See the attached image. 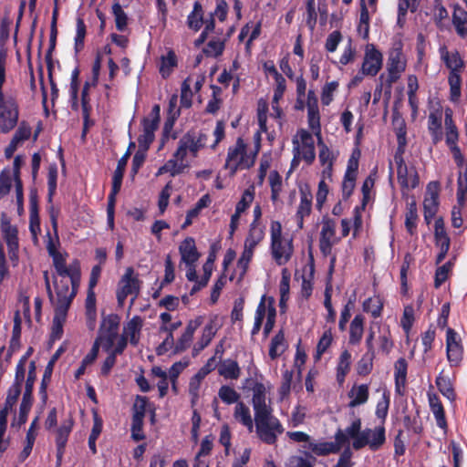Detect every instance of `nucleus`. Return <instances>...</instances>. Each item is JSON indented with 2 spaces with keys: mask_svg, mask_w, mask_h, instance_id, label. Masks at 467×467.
I'll list each match as a JSON object with an SVG mask.
<instances>
[{
  "mask_svg": "<svg viewBox=\"0 0 467 467\" xmlns=\"http://www.w3.org/2000/svg\"><path fill=\"white\" fill-rule=\"evenodd\" d=\"M407 59L403 54L401 42L396 43L388 53L386 69L388 72L385 77V93L390 96L391 88L406 70Z\"/></svg>",
  "mask_w": 467,
  "mask_h": 467,
  "instance_id": "f257e3e1",
  "label": "nucleus"
},
{
  "mask_svg": "<svg viewBox=\"0 0 467 467\" xmlns=\"http://www.w3.org/2000/svg\"><path fill=\"white\" fill-rule=\"evenodd\" d=\"M254 421L258 438L268 445L275 444L278 435L285 431L280 420L273 416L272 411L258 413L254 416Z\"/></svg>",
  "mask_w": 467,
  "mask_h": 467,
  "instance_id": "f03ea898",
  "label": "nucleus"
},
{
  "mask_svg": "<svg viewBox=\"0 0 467 467\" xmlns=\"http://www.w3.org/2000/svg\"><path fill=\"white\" fill-rule=\"evenodd\" d=\"M254 155L247 154V146L242 138H238L234 146L228 149L224 169L229 170L230 176H234L239 170L250 169L254 164Z\"/></svg>",
  "mask_w": 467,
  "mask_h": 467,
  "instance_id": "7ed1b4c3",
  "label": "nucleus"
},
{
  "mask_svg": "<svg viewBox=\"0 0 467 467\" xmlns=\"http://www.w3.org/2000/svg\"><path fill=\"white\" fill-rule=\"evenodd\" d=\"M445 143L449 148L455 164L459 168L465 165V158L458 145L460 132L453 119V111L451 108L444 110Z\"/></svg>",
  "mask_w": 467,
  "mask_h": 467,
  "instance_id": "20e7f679",
  "label": "nucleus"
},
{
  "mask_svg": "<svg viewBox=\"0 0 467 467\" xmlns=\"http://www.w3.org/2000/svg\"><path fill=\"white\" fill-rule=\"evenodd\" d=\"M120 317L118 314L102 315L96 341L101 344L104 351H109L119 337Z\"/></svg>",
  "mask_w": 467,
  "mask_h": 467,
  "instance_id": "39448f33",
  "label": "nucleus"
},
{
  "mask_svg": "<svg viewBox=\"0 0 467 467\" xmlns=\"http://www.w3.org/2000/svg\"><path fill=\"white\" fill-rule=\"evenodd\" d=\"M140 284L141 281L139 279L138 275L135 274L134 269L131 266L127 267L116 290L117 302L119 307H123L125 301L130 295L133 296L131 304L134 302L140 294Z\"/></svg>",
  "mask_w": 467,
  "mask_h": 467,
  "instance_id": "423d86ee",
  "label": "nucleus"
},
{
  "mask_svg": "<svg viewBox=\"0 0 467 467\" xmlns=\"http://www.w3.org/2000/svg\"><path fill=\"white\" fill-rule=\"evenodd\" d=\"M386 442V429L380 424L373 429L366 428L362 431L361 436L353 441L352 447L358 451L365 447H368L371 451H378Z\"/></svg>",
  "mask_w": 467,
  "mask_h": 467,
  "instance_id": "0eeeda50",
  "label": "nucleus"
},
{
  "mask_svg": "<svg viewBox=\"0 0 467 467\" xmlns=\"http://www.w3.org/2000/svg\"><path fill=\"white\" fill-rule=\"evenodd\" d=\"M464 348L459 334L451 327L446 331V356L451 368L460 367L463 360Z\"/></svg>",
  "mask_w": 467,
  "mask_h": 467,
  "instance_id": "6e6552de",
  "label": "nucleus"
},
{
  "mask_svg": "<svg viewBox=\"0 0 467 467\" xmlns=\"http://www.w3.org/2000/svg\"><path fill=\"white\" fill-rule=\"evenodd\" d=\"M335 441H310L305 448L310 450L317 456H327L330 453H337L343 445L348 442V437L342 429H337L335 433Z\"/></svg>",
  "mask_w": 467,
  "mask_h": 467,
  "instance_id": "1a4fd4ad",
  "label": "nucleus"
},
{
  "mask_svg": "<svg viewBox=\"0 0 467 467\" xmlns=\"http://www.w3.org/2000/svg\"><path fill=\"white\" fill-rule=\"evenodd\" d=\"M54 288L56 293V298L54 297V303H51L55 310H58L62 315L65 312H67L74 297V292H71L69 289V282L68 280L62 277L60 281H57L56 277H54Z\"/></svg>",
  "mask_w": 467,
  "mask_h": 467,
  "instance_id": "9d476101",
  "label": "nucleus"
},
{
  "mask_svg": "<svg viewBox=\"0 0 467 467\" xmlns=\"http://www.w3.org/2000/svg\"><path fill=\"white\" fill-rule=\"evenodd\" d=\"M18 117L19 107L16 99L2 93V132L12 130L17 125Z\"/></svg>",
  "mask_w": 467,
  "mask_h": 467,
  "instance_id": "9b49d317",
  "label": "nucleus"
},
{
  "mask_svg": "<svg viewBox=\"0 0 467 467\" xmlns=\"http://www.w3.org/2000/svg\"><path fill=\"white\" fill-rule=\"evenodd\" d=\"M382 53L373 44H368L366 46L363 63L361 66L362 74L369 77H375L382 68Z\"/></svg>",
  "mask_w": 467,
  "mask_h": 467,
  "instance_id": "f8f14e48",
  "label": "nucleus"
},
{
  "mask_svg": "<svg viewBox=\"0 0 467 467\" xmlns=\"http://www.w3.org/2000/svg\"><path fill=\"white\" fill-rule=\"evenodd\" d=\"M405 149H397L394 161L397 165V178L402 189H415L420 182L417 171H414V175L410 178L408 167L403 159Z\"/></svg>",
  "mask_w": 467,
  "mask_h": 467,
  "instance_id": "ddd939ff",
  "label": "nucleus"
},
{
  "mask_svg": "<svg viewBox=\"0 0 467 467\" xmlns=\"http://www.w3.org/2000/svg\"><path fill=\"white\" fill-rule=\"evenodd\" d=\"M336 222L328 216L322 218V229L319 237V249L324 257L331 254L335 244Z\"/></svg>",
  "mask_w": 467,
  "mask_h": 467,
  "instance_id": "4468645a",
  "label": "nucleus"
},
{
  "mask_svg": "<svg viewBox=\"0 0 467 467\" xmlns=\"http://www.w3.org/2000/svg\"><path fill=\"white\" fill-rule=\"evenodd\" d=\"M5 215L2 213V233L5 240L9 259L14 266L17 265L18 257V231L16 226L10 225L8 222H4Z\"/></svg>",
  "mask_w": 467,
  "mask_h": 467,
  "instance_id": "2eb2a0df",
  "label": "nucleus"
},
{
  "mask_svg": "<svg viewBox=\"0 0 467 467\" xmlns=\"http://www.w3.org/2000/svg\"><path fill=\"white\" fill-rule=\"evenodd\" d=\"M25 380V375L22 374V377L18 378L17 372L15 375V380L12 386L9 388L5 406L2 408V435L6 428V417L9 410H12L13 407L17 402V400L21 394L22 384Z\"/></svg>",
  "mask_w": 467,
  "mask_h": 467,
  "instance_id": "dca6fc26",
  "label": "nucleus"
},
{
  "mask_svg": "<svg viewBox=\"0 0 467 467\" xmlns=\"http://www.w3.org/2000/svg\"><path fill=\"white\" fill-rule=\"evenodd\" d=\"M202 149V145H200L195 139V131L189 130L180 139L178 148L173 153V157L185 161L189 151L192 156L195 158Z\"/></svg>",
  "mask_w": 467,
  "mask_h": 467,
  "instance_id": "f3484780",
  "label": "nucleus"
},
{
  "mask_svg": "<svg viewBox=\"0 0 467 467\" xmlns=\"http://www.w3.org/2000/svg\"><path fill=\"white\" fill-rule=\"evenodd\" d=\"M439 54L441 62L449 69V72L464 70L465 62L457 49L450 51L446 45H441L439 47Z\"/></svg>",
  "mask_w": 467,
  "mask_h": 467,
  "instance_id": "a211bd4d",
  "label": "nucleus"
},
{
  "mask_svg": "<svg viewBox=\"0 0 467 467\" xmlns=\"http://www.w3.org/2000/svg\"><path fill=\"white\" fill-rule=\"evenodd\" d=\"M297 134L300 138V152L303 161L306 162V164L310 165L315 161L316 159V150H315V142L313 136L309 131L304 129H300L297 131Z\"/></svg>",
  "mask_w": 467,
  "mask_h": 467,
  "instance_id": "6ab92c4d",
  "label": "nucleus"
},
{
  "mask_svg": "<svg viewBox=\"0 0 467 467\" xmlns=\"http://www.w3.org/2000/svg\"><path fill=\"white\" fill-rule=\"evenodd\" d=\"M182 326L181 321L171 323L170 325H161L160 327V332L166 333L164 340L156 348L155 352L157 356H163L169 350L173 348L175 344L173 332Z\"/></svg>",
  "mask_w": 467,
  "mask_h": 467,
  "instance_id": "aec40b11",
  "label": "nucleus"
},
{
  "mask_svg": "<svg viewBox=\"0 0 467 467\" xmlns=\"http://www.w3.org/2000/svg\"><path fill=\"white\" fill-rule=\"evenodd\" d=\"M428 131L433 145L442 140V113L441 110L432 111L428 116Z\"/></svg>",
  "mask_w": 467,
  "mask_h": 467,
  "instance_id": "412c9836",
  "label": "nucleus"
},
{
  "mask_svg": "<svg viewBox=\"0 0 467 467\" xmlns=\"http://www.w3.org/2000/svg\"><path fill=\"white\" fill-rule=\"evenodd\" d=\"M179 252L182 256V261H183L187 265H195L201 256L196 248L195 240L192 237H186L181 243Z\"/></svg>",
  "mask_w": 467,
  "mask_h": 467,
  "instance_id": "4be33fe9",
  "label": "nucleus"
},
{
  "mask_svg": "<svg viewBox=\"0 0 467 467\" xmlns=\"http://www.w3.org/2000/svg\"><path fill=\"white\" fill-rule=\"evenodd\" d=\"M408 362L405 358H399L394 363L395 392L404 395L407 384Z\"/></svg>",
  "mask_w": 467,
  "mask_h": 467,
  "instance_id": "5701e85b",
  "label": "nucleus"
},
{
  "mask_svg": "<svg viewBox=\"0 0 467 467\" xmlns=\"http://www.w3.org/2000/svg\"><path fill=\"white\" fill-rule=\"evenodd\" d=\"M222 326L223 325L219 320L218 315L211 316L209 321L202 329V335L197 342L207 348L211 344L217 332L221 329Z\"/></svg>",
  "mask_w": 467,
  "mask_h": 467,
  "instance_id": "b1692460",
  "label": "nucleus"
},
{
  "mask_svg": "<svg viewBox=\"0 0 467 467\" xmlns=\"http://www.w3.org/2000/svg\"><path fill=\"white\" fill-rule=\"evenodd\" d=\"M391 123L397 137V149H405L407 145V126L405 119L397 109L392 111Z\"/></svg>",
  "mask_w": 467,
  "mask_h": 467,
  "instance_id": "393cba45",
  "label": "nucleus"
},
{
  "mask_svg": "<svg viewBox=\"0 0 467 467\" xmlns=\"http://www.w3.org/2000/svg\"><path fill=\"white\" fill-rule=\"evenodd\" d=\"M428 400H429V405H430L431 410L433 413L434 418L436 420L437 426L440 429L446 431L447 428H448V424H447L445 410H444L443 405H442L440 398L435 393H432V394L429 393Z\"/></svg>",
  "mask_w": 467,
  "mask_h": 467,
  "instance_id": "a878e982",
  "label": "nucleus"
},
{
  "mask_svg": "<svg viewBox=\"0 0 467 467\" xmlns=\"http://www.w3.org/2000/svg\"><path fill=\"white\" fill-rule=\"evenodd\" d=\"M253 408L254 410V416L258 413H266L273 411L270 406L265 403V388L263 383L256 382L253 388V398H252Z\"/></svg>",
  "mask_w": 467,
  "mask_h": 467,
  "instance_id": "bb28decb",
  "label": "nucleus"
},
{
  "mask_svg": "<svg viewBox=\"0 0 467 467\" xmlns=\"http://www.w3.org/2000/svg\"><path fill=\"white\" fill-rule=\"evenodd\" d=\"M271 252L273 258L275 260L277 265H285L290 260L293 254L291 242L287 244V246H285L283 245L282 239H278L276 243L271 241Z\"/></svg>",
  "mask_w": 467,
  "mask_h": 467,
  "instance_id": "cd10ccee",
  "label": "nucleus"
},
{
  "mask_svg": "<svg viewBox=\"0 0 467 467\" xmlns=\"http://www.w3.org/2000/svg\"><path fill=\"white\" fill-rule=\"evenodd\" d=\"M188 167L189 164L186 161H182L181 159L174 158L172 156L171 159L168 160L162 166L158 169L156 176L169 173L171 177H175L182 173Z\"/></svg>",
  "mask_w": 467,
  "mask_h": 467,
  "instance_id": "c85d7f7f",
  "label": "nucleus"
},
{
  "mask_svg": "<svg viewBox=\"0 0 467 467\" xmlns=\"http://www.w3.org/2000/svg\"><path fill=\"white\" fill-rule=\"evenodd\" d=\"M348 396L350 398L348 403L349 408H355L365 404L368 400L369 388L368 384L354 385L348 391Z\"/></svg>",
  "mask_w": 467,
  "mask_h": 467,
  "instance_id": "c756f323",
  "label": "nucleus"
},
{
  "mask_svg": "<svg viewBox=\"0 0 467 467\" xmlns=\"http://www.w3.org/2000/svg\"><path fill=\"white\" fill-rule=\"evenodd\" d=\"M129 158L130 152L126 151L124 155L119 160L117 168L113 173L112 186L109 194L117 195L119 192Z\"/></svg>",
  "mask_w": 467,
  "mask_h": 467,
  "instance_id": "7c9ffc66",
  "label": "nucleus"
},
{
  "mask_svg": "<svg viewBox=\"0 0 467 467\" xmlns=\"http://www.w3.org/2000/svg\"><path fill=\"white\" fill-rule=\"evenodd\" d=\"M365 317L361 314H358L352 319L349 326V338L350 345H358L362 339L364 333Z\"/></svg>",
  "mask_w": 467,
  "mask_h": 467,
  "instance_id": "2f4dec72",
  "label": "nucleus"
},
{
  "mask_svg": "<svg viewBox=\"0 0 467 467\" xmlns=\"http://www.w3.org/2000/svg\"><path fill=\"white\" fill-rule=\"evenodd\" d=\"M74 426L72 417L63 420L62 424L56 431V447L57 449H66L68 437Z\"/></svg>",
  "mask_w": 467,
  "mask_h": 467,
  "instance_id": "473e14b6",
  "label": "nucleus"
},
{
  "mask_svg": "<svg viewBox=\"0 0 467 467\" xmlns=\"http://www.w3.org/2000/svg\"><path fill=\"white\" fill-rule=\"evenodd\" d=\"M300 202L297 207L296 217H307L312 211L313 195L308 186L300 188Z\"/></svg>",
  "mask_w": 467,
  "mask_h": 467,
  "instance_id": "72a5a7b5",
  "label": "nucleus"
},
{
  "mask_svg": "<svg viewBox=\"0 0 467 467\" xmlns=\"http://www.w3.org/2000/svg\"><path fill=\"white\" fill-rule=\"evenodd\" d=\"M161 108L160 105H153L150 113L149 116L144 117L141 120V125L143 128V131L150 133L151 135H155V131L157 130L161 119Z\"/></svg>",
  "mask_w": 467,
  "mask_h": 467,
  "instance_id": "f704fd0d",
  "label": "nucleus"
},
{
  "mask_svg": "<svg viewBox=\"0 0 467 467\" xmlns=\"http://www.w3.org/2000/svg\"><path fill=\"white\" fill-rule=\"evenodd\" d=\"M351 366V353L345 349L341 352L338 362L337 365V381L339 384H343L345 382L346 377L350 370Z\"/></svg>",
  "mask_w": 467,
  "mask_h": 467,
  "instance_id": "c9c22d12",
  "label": "nucleus"
},
{
  "mask_svg": "<svg viewBox=\"0 0 467 467\" xmlns=\"http://www.w3.org/2000/svg\"><path fill=\"white\" fill-rule=\"evenodd\" d=\"M285 332L280 329L271 339L268 355L272 360H275L285 352Z\"/></svg>",
  "mask_w": 467,
  "mask_h": 467,
  "instance_id": "e433bc0d",
  "label": "nucleus"
},
{
  "mask_svg": "<svg viewBox=\"0 0 467 467\" xmlns=\"http://www.w3.org/2000/svg\"><path fill=\"white\" fill-rule=\"evenodd\" d=\"M436 386L439 391L449 400L454 401L456 399V392L451 379L443 375V371L440 372L435 379Z\"/></svg>",
  "mask_w": 467,
  "mask_h": 467,
  "instance_id": "4c0bfd02",
  "label": "nucleus"
},
{
  "mask_svg": "<svg viewBox=\"0 0 467 467\" xmlns=\"http://www.w3.org/2000/svg\"><path fill=\"white\" fill-rule=\"evenodd\" d=\"M452 25L455 27L456 33L464 38L467 36V11L462 7L454 9L452 14Z\"/></svg>",
  "mask_w": 467,
  "mask_h": 467,
  "instance_id": "58836bf2",
  "label": "nucleus"
},
{
  "mask_svg": "<svg viewBox=\"0 0 467 467\" xmlns=\"http://www.w3.org/2000/svg\"><path fill=\"white\" fill-rule=\"evenodd\" d=\"M384 307L383 299L379 296L367 298L362 304V309L366 313H370L374 318L381 317Z\"/></svg>",
  "mask_w": 467,
  "mask_h": 467,
  "instance_id": "ea45409f",
  "label": "nucleus"
},
{
  "mask_svg": "<svg viewBox=\"0 0 467 467\" xmlns=\"http://www.w3.org/2000/svg\"><path fill=\"white\" fill-rule=\"evenodd\" d=\"M102 429H103V420L99 417V415L95 411L93 414V426H92L91 432L89 434L88 441V448L91 451L92 454L97 453L96 441H97L98 438L99 437V435L101 434Z\"/></svg>",
  "mask_w": 467,
  "mask_h": 467,
  "instance_id": "a19ab883",
  "label": "nucleus"
},
{
  "mask_svg": "<svg viewBox=\"0 0 467 467\" xmlns=\"http://www.w3.org/2000/svg\"><path fill=\"white\" fill-rule=\"evenodd\" d=\"M203 24V13L202 6L200 2L196 1L193 5L192 11L189 14L187 17V25L188 26L194 30L198 31L201 29Z\"/></svg>",
  "mask_w": 467,
  "mask_h": 467,
  "instance_id": "79ce46f5",
  "label": "nucleus"
},
{
  "mask_svg": "<svg viewBox=\"0 0 467 467\" xmlns=\"http://www.w3.org/2000/svg\"><path fill=\"white\" fill-rule=\"evenodd\" d=\"M67 312L63 315L58 310H55V316L53 318L52 330L49 336V342L54 343L55 341L61 338L63 335V324L66 321Z\"/></svg>",
  "mask_w": 467,
  "mask_h": 467,
  "instance_id": "37998d69",
  "label": "nucleus"
},
{
  "mask_svg": "<svg viewBox=\"0 0 467 467\" xmlns=\"http://www.w3.org/2000/svg\"><path fill=\"white\" fill-rule=\"evenodd\" d=\"M240 373L239 365L235 360L225 359L219 367V374L224 379H237Z\"/></svg>",
  "mask_w": 467,
  "mask_h": 467,
  "instance_id": "c03bdc74",
  "label": "nucleus"
},
{
  "mask_svg": "<svg viewBox=\"0 0 467 467\" xmlns=\"http://www.w3.org/2000/svg\"><path fill=\"white\" fill-rule=\"evenodd\" d=\"M234 418L250 431H253L254 424L249 408L243 402H238L234 410Z\"/></svg>",
  "mask_w": 467,
  "mask_h": 467,
  "instance_id": "a18cd8bd",
  "label": "nucleus"
},
{
  "mask_svg": "<svg viewBox=\"0 0 467 467\" xmlns=\"http://www.w3.org/2000/svg\"><path fill=\"white\" fill-rule=\"evenodd\" d=\"M434 240L436 246H450L451 239L447 234L444 221L441 217L437 218L434 223Z\"/></svg>",
  "mask_w": 467,
  "mask_h": 467,
  "instance_id": "49530a36",
  "label": "nucleus"
},
{
  "mask_svg": "<svg viewBox=\"0 0 467 467\" xmlns=\"http://www.w3.org/2000/svg\"><path fill=\"white\" fill-rule=\"evenodd\" d=\"M79 68L76 67L71 73V80H70V100H71V109L73 110L78 109V88H79Z\"/></svg>",
  "mask_w": 467,
  "mask_h": 467,
  "instance_id": "de8ad7c7",
  "label": "nucleus"
},
{
  "mask_svg": "<svg viewBox=\"0 0 467 467\" xmlns=\"http://www.w3.org/2000/svg\"><path fill=\"white\" fill-rule=\"evenodd\" d=\"M307 123L309 129L319 138L321 131L319 108L307 105Z\"/></svg>",
  "mask_w": 467,
  "mask_h": 467,
  "instance_id": "09e8293b",
  "label": "nucleus"
},
{
  "mask_svg": "<svg viewBox=\"0 0 467 467\" xmlns=\"http://www.w3.org/2000/svg\"><path fill=\"white\" fill-rule=\"evenodd\" d=\"M142 327V319L139 316L133 317L127 324L125 330L130 336V342L132 346H137L139 343V337L137 334L140 333Z\"/></svg>",
  "mask_w": 467,
  "mask_h": 467,
  "instance_id": "8fccbe9b",
  "label": "nucleus"
},
{
  "mask_svg": "<svg viewBox=\"0 0 467 467\" xmlns=\"http://www.w3.org/2000/svg\"><path fill=\"white\" fill-rule=\"evenodd\" d=\"M87 34L86 24L80 16L77 18L76 36H75V53L78 54L84 48L85 36Z\"/></svg>",
  "mask_w": 467,
  "mask_h": 467,
  "instance_id": "3c124183",
  "label": "nucleus"
},
{
  "mask_svg": "<svg viewBox=\"0 0 467 467\" xmlns=\"http://www.w3.org/2000/svg\"><path fill=\"white\" fill-rule=\"evenodd\" d=\"M66 277H69L70 279L68 282L71 285V292H74L75 297L77 296L81 278L80 263L78 260L76 259L71 263V269H69V274L66 275Z\"/></svg>",
  "mask_w": 467,
  "mask_h": 467,
  "instance_id": "603ef678",
  "label": "nucleus"
},
{
  "mask_svg": "<svg viewBox=\"0 0 467 467\" xmlns=\"http://www.w3.org/2000/svg\"><path fill=\"white\" fill-rule=\"evenodd\" d=\"M177 67V57L173 50H169L166 57H161L160 73L162 78H168L173 67Z\"/></svg>",
  "mask_w": 467,
  "mask_h": 467,
  "instance_id": "864d4df0",
  "label": "nucleus"
},
{
  "mask_svg": "<svg viewBox=\"0 0 467 467\" xmlns=\"http://www.w3.org/2000/svg\"><path fill=\"white\" fill-rule=\"evenodd\" d=\"M149 400L145 396L137 395L132 406V420H144Z\"/></svg>",
  "mask_w": 467,
  "mask_h": 467,
  "instance_id": "5fc2aeb1",
  "label": "nucleus"
},
{
  "mask_svg": "<svg viewBox=\"0 0 467 467\" xmlns=\"http://www.w3.org/2000/svg\"><path fill=\"white\" fill-rule=\"evenodd\" d=\"M390 404V396L388 391H384L382 398L378 401L376 406L375 414L378 419L381 420V424L384 425L388 416L389 409Z\"/></svg>",
  "mask_w": 467,
  "mask_h": 467,
  "instance_id": "6e6d98bb",
  "label": "nucleus"
},
{
  "mask_svg": "<svg viewBox=\"0 0 467 467\" xmlns=\"http://www.w3.org/2000/svg\"><path fill=\"white\" fill-rule=\"evenodd\" d=\"M306 458L302 456L294 455L288 459L286 467H314L316 458L310 452H304Z\"/></svg>",
  "mask_w": 467,
  "mask_h": 467,
  "instance_id": "4d7b16f0",
  "label": "nucleus"
},
{
  "mask_svg": "<svg viewBox=\"0 0 467 467\" xmlns=\"http://www.w3.org/2000/svg\"><path fill=\"white\" fill-rule=\"evenodd\" d=\"M112 14L115 17L116 28L120 32L124 31L128 26V16L119 2L112 5Z\"/></svg>",
  "mask_w": 467,
  "mask_h": 467,
  "instance_id": "13d9d810",
  "label": "nucleus"
},
{
  "mask_svg": "<svg viewBox=\"0 0 467 467\" xmlns=\"http://www.w3.org/2000/svg\"><path fill=\"white\" fill-rule=\"evenodd\" d=\"M333 342V335L331 327L326 329L319 338L317 345V354L315 358L320 359L321 356L327 350Z\"/></svg>",
  "mask_w": 467,
  "mask_h": 467,
  "instance_id": "bf43d9fd",
  "label": "nucleus"
},
{
  "mask_svg": "<svg viewBox=\"0 0 467 467\" xmlns=\"http://www.w3.org/2000/svg\"><path fill=\"white\" fill-rule=\"evenodd\" d=\"M318 147H319V153H318V159L319 162L322 166L327 165H334V162L336 161V156L334 153L329 150L327 144H325L322 140L321 136L318 138Z\"/></svg>",
  "mask_w": 467,
  "mask_h": 467,
  "instance_id": "052dcab7",
  "label": "nucleus"
},
{
  "mask_svg": "<svg viewBox=\"0 0 467 467\" xmlns=\"http://www.w3.org/2000/svg\"><path fill=\"white\" fill-rule=\"evenodd\" d=\"M374 358L375 357L365 353L356 365V371L358 375L365 377L370 374L373 369Z\"/></svg>",
  "mask_w": 467,
  "mask_h": 467,
  "instance_id": "680f3d73",
  "label": "nucleus"
},
{
  "mask_svg": "<svg viewBox=\"0 0 467 467\" xmlns=\"http://www.w3.org/2000/svg\"><path fill=\"white\" fill-rule=\"evenodd\" d=\"M254 198V189L253 186L245 189L242 194L240 201L235 206V213L242 214L253 202Z\"/></svg>",
  "mask_w": 467,
  "mask_h": 467,
  "instance_id": "e2e57ef3",
  "label": "nucleus"
},
{
  "mask_svg": "<svg viewBox=\"0 0 467 467\" xmlns=\"http://www.w3.org/2000/svg\"><path fill=\"white\" fill-rule=\"evenodd\" d=\"M218 396L225 404H233L238 401L240 394L232 387L223 385L218 391Z\"/></svg>",
  "mask_w": 467,
  "mask_h": 467,
  "instance_id": "0e129e2a",
  "label": "nucleus"
},
{
  "mask_svg": "<svg viewBox=\"0 0 467 467\" xmlns=\"http://www.w3.org/2000/svg\"><path fill=\"white\" fill-rule=\"evenodd\" d=\"M57 167L56 164L50 165L47 173V202H52L53 197L57 191Z\"/></svg>",
  "mask_w": 467,
  "mask_h": 467,
  "instance_id": "69168bd1",
  "label": "nucleus"
},
{
  "mask_svg": "<svg viewBox=\"0 0 467 467\" xmlns=\"http://www.w3.org/2000/svg\"><path fill=\"white\" fill-rule=\"evenodd\" d=\"M224 48V41L213 39L208 42L202 52L206 57H218L223 53Z\"/></svg>",
  "mask_w": 467,
  "mask_h": 467,
  "instance_id": "338daca9",
  "label": "nucleus"
},
{
  "mask_svg": "<svg viewBox=\"0 0 467 467\" xmlns=\"http://www.w3.org/2000/svg\"><path fill=\"white\" fill-rule=\"evenodd\" d=\"M452 265V263L449 261L436 269L434 276L435 288L441 287V285L448 279L449 273L451 271Z\"/></svg>",
  "mask_w": 467,
  "mask_h": 467,
  "instance_id": "774afa93",
  "label": "nucleus"
}]
</instances>
